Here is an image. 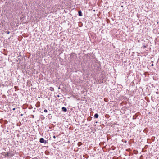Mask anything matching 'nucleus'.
Here are the masks:
<instances>
[{"label":"nucleus","instance_id":"obj_1","mask_svg":"<svg viewBox=\"0 0 159 159\" xmlns=\"http://www.w3.org/2000/svg\"><path fill=\"white\" fill-rule=\"evenodd\" d=\"M5 157H11L13 156V155L12 154L10 153L9 152H7L5 154Z\"/></svg>","mask_w":159,"mask_h":159},{"label":"nucleus","instance_id":"obj_2","mask_svg":"<svg viewBox=\"0 0 159 159\" xmlns=\"http://www.w3.org/2000/svg\"><path fill=\"white\" fill-rule=\"evenodd\" d=\"M76 55L75 53H72L71 54L70 57L71 58L74 59V58L76 57Z\"/></svg>","mask_w":159,"mask_h":159},{"label":"nucleus","instance_id":"obj_3","mask_svg":"<svg viewBox=\"0 0 159 159\" xmlns=\"http://www.w3.org/2000/svg\"><path fill=\"white\" fill-rule=\"evenodd\" d=\"M62 110L64 112H66L67 111L66 108L64 107H63L62 108Z\"/></svg>","mask_w":159,"mask_h":159},{"label":"nucleus","instance_id":"obj_4","mask_svg":"<svg viewBox=\"0 0 159 159\" xmlns=\"http://www.w3.org/2000/svg\"><path fill=\"white\" fill-rule=\"evenodd\" d=\"M41 143H44V139L43 138H41L40 139V141H39Z\"/></svg>","mask_w":159,"mask_h":159},{"label":"nucleus","instance_id":"obj_5","mask_svg":"<svg viewBox=\"0 0 159 159\" xmlns=\"http://www.w3.org/2000/svg\"><path fill=\"white\" fill-rule=\"evenodd\" d=\"M78 14H79V15L80 16H82V13L81 11H78Z\"/></svg>","mask_w":159,"mask_h":159},{"label":"nucleus","instance_id":"obj_6","mask_svg":"<svg viewBox=\"0 0 159 159\" xmlns=\"http://www.w3.org/2000/svg\"><path fill=\"white\" fill-rule=\"evenodd\" d=\"M98 117V115L97 113H96L95 114L94 116V117L96 118H97Z\"/></svg>","mask_w":159,"mask_h":159},{"label":"nucleus","instance_id":"obj_7","mask_svg":"<svg viewBox=\"0 0 159 159\" xmlns=\"http://www.w3.org/2000/svg\"><path fill=\"white\" fill-rule=\"evenodd\" d=\"M49 89L51 91H53L54 90V88L52 87H50Z\"/></svg>","mask_w":159,"mask_h":159},{"label":"nucleus","instance_id":"obj_8","mask_svg":"<svg viewBox=\"0 0 159 159\" xmlns=\"http://www.w3.org/2000/svg\"><path fill=\"white\" fill-rule=\"evenodd\" d=\"M44 112H47V109H45L44 110Z\"/></svg>","mask_w":159,"mask_h":159},{"label":"nucleus","instance_id":"obj_9","mask_svg":"<svg viewBox=\"0 0 159 159\" xmlns=\"http://www.w3.org/2000/svg\"><path fill=\"white\" fill-rule=\"evenodd\" d=\"M10 32H9V31H8L7 33V34H10Z\"/></svg>","mask_w":159,"mask_h":159},{"label":"nucleus","instance_id":"obj_10","mask_svg":"<svg viewBox=\"0 0 159 159\" xmlns=\"http://www.w3.org/2000/svg\"><path fill=\"white\" fill-rule=\"evenodd\" d=\"M156 93L157 94H159V93H158V92H156Z\"/></svg>","mask_w":159,"mask_h":159},{"label":"nucleus","instance_id":"obj_11","mask_svg":"<svg viewBox=\"0 0 159 159\" xmlns=\"http://www.w3.org/2000/svg\"><path fill=\"white\" fill-rule=\"evenodd\" d=\"M53 137L54 138H56V137L54 135L53 136Z\"/></svg>","mask_w":159,"mask_h":159},{"label":"nucleus","instance_id":"obj_12","mask_svg":"<svg viewBox=\"0 0 159 159\" xmlns=\"http://www.w3.org/2000/svg\"><path fill=\"white\" fill-rule=\"evenodd\" d=\"M12 110H13V111L15 110V108H13Z\"/></svg>","mask_w":159,"mask_h":159},{"label":"nucleus","instance_id":"obj_13","mask_svg":"<svg viewBox=\"0 0 159 159\" xmlns=\"http://www.w3.org/2000/svg\"><path fill=\"white\" fill-rule=\"evenodd\" d=\"M57 97H59V95H57Z\"/></svg>","mask_w":159,"mask_h":159},{"label":"nucleus","instance_id":"obj_14","mask_svg":"<svg viewBox=\"0 0 159 159\" xmlns=\"http://www.w3.org/2000/svg\"><path fill=\"white\" fill-rule=\"evenodd\" d=\"M151 66H153V64H152L151 65Z\"/></svg>","mask_w":159,"mask_h":159},{"label":"nucleus","instance_id":"obj_15","mask_svg":"<svg viewBox=\"0 0 159 159\" xmlns=\"http://www.w3.org/2000/svg\"><path fill=\"white\" fill-rule=\"evenodd\" d=\"M21 115L22 116V114H21Z\"/></svg>","mask_w":159,"mask_h":159}]
</instances>
